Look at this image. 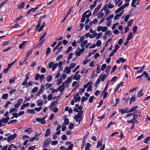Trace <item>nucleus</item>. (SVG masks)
<instances>
[{
    "label": "nucleus",
    "instance_id": "1",
    "mask_svg": "<svg viewBox=\"0 0 150 150\" xmlns=\"http://www.w3.org/2000/svg\"><path fill=\"white\" fill-rule=\"evenodd\" d=\"M72 80L71 77H68L67 79L58 88V91H59L60 93H61L64 91L65 87L68 88L69 87V84L71 82Z\"/></svg>",
    "mask_w": 150,
    "mask_h": 150
},
{
    "label": "nucleus",
    "instance_id": "2",
    "mask_svg": "<svg viewBox=\"0 0 150 150\" xmlns=\"http://www.w3.org/2000/svg\"><path fill=\"white\" fill-rule=\"evenodd\" d=\"M91 15V12L90 10L86 11L83 14L81 19H89Z\"/></svg>",
    "mask_w": 150,
    "mask_h": 150
},
{
    "label": "nucleus",
    "instance_id": "3",
    "mask_svg": "<svg viewBox=\"0 0 150 150\" xmlns=\"http://www.w3.org/2000/svg\"><path fill=\"white\" fill-rule=\"evenodd\" d=\"M10 118L9 117H4L0 120V127L2 126H4L5 125L3 123H6L10 120Z\"/></svg>",
    "mask_w": 150,
    "mask_h": 150
},
{
    "label": "nucleus",
    "instance_id": "4",
    "mask_svg": "<svg viewBox=\"0 0 150 150\" xmlns=\"http://www.w3.org/2000/svg\"><path fill=\"white\" fill-rule=\"evenodd\" d=\"M129 5V4L128 3H127L125 4L122 5L117 10H116L115 11V13H118L123 10L126 7L128 6Z\"/></svg>",
    "mask_w": 150,
    "mask_h": 150
},
{
    "label": "nucleus",
    "instance_id": "5",
    "mask_svg": "<svg viewBox=\"0 0 150 150\" xmlns=\"http://www.w3.org/2000/svg\"><path fill=\"white\" fill-rule=\"evenodd\" d=\"M58 64L57 63H54L53 62H51L48 64V67L50 69L52 68L53 71H54L56 68L57 67Z\"/></svg>",
    "mask_w": 150,
    "mask_h": 150
},
{
    "label": "nucleus",
    "instance_id": "6",
    "mask_svg": "<svg viewBox=\"0 0 150 150\" xmlns=\"http://www.w3.org/2000/svg\"><path fill=\"white\" fill-rule=\"evenodd\" d=\"M73 98L75 100V102H76L77 101H80L81 98V97L79 96L78 93H77L74 96Z\"/></svg>",
    "mask_w": 150,
    "mask_h": 150
},
{
    "label": "nucleus",
    "instance_id": "7",
    "mask_svg": "<svg viewBox=\"0 0 150 150\" xmlns=\"http://www.w3.org/2000/svg\"><path fill=\"white\" fill-rule=\"evenodd\" d=\"M102 4H100L97 6L96 8H95L93 12V16L95 15L96 13H97V12L98 11L100 8Z\"/></svg>",
    "mask_w": 150,
    "mask_h": 150
},
{
    "label": "nucleus",
    "instance_id": "8",
    "mask_svg": "<svg viewBox=\"0 0 150 150\" xmlns=\"http://www.w3.org/2000/svg\"><path fill=\"white\" fill-rule=\"evenodd\" d=\"M16 136L17 134L16 133H14L13 134L10 135L7 138V141L8 142H11V140L14 139V138H16Z\"/></svg>",
    "mask_w": 150,
    "mask_h": 150
},
{
    "label": "nucleus",
    "instance_id": "9",
    "mask_svg": "<svg viewBox=\"0 0 150 150\" xmlns=\"http://www.w3.org/2000/svg\"><path fill=\"white\" fill-rule=\"evenodd\" d=\"M128 108H125L119 110V112L121 113L124 114L125 113H127L129 112L128 111Z\"/></svg>",
    "mask_w": 150,
    "mask_h": 150
},
{
    "label": "nucleus",
    "instance_id": "10",
    "mask_svg": "<svg viewBox=\"0 0 150 150\" xmlns=\"http://www.w3.org/2000/svg\"><path fill=\"white\" fill-rule=\"evenodd\" d=\"M38 122H40L42 124H44L45 123L46 121L44 120L42 118H36L35 119Z\"/></svg>",
    "mask_w": 150,
    "mask_h": 150
},
{
    "label": "nucleus",
    "instance_id": "11",
    "mask_svg": "<svg viewBox=\"0 0 150 150\" xmlns=\"http://www.w3.org/2000/svg\"><path fill=\"white\" fill-rule=\"evenodd\" d=\"M41 13H38L34 15V17H35H35L36 18H38V19H43L44 18H45V16H40V15H41Z\"/></svg>",
    "mask_w": 150,
    "mask_h": 150
},
{
    "label": "nucleus",
    "instance_id": "12",
    "mask_svg": "<svg viewBox=\"0 0 150 150\" xmlns=\"http://www.w3.org/2000/svg\"><path fill=\"white\" fill-rule=\"evenodd\" d=\"M43 100L41 99L38 100L36 102L37 105L38 106H41L43 105Z\"/></svg>",
    "mask_w": 150,
    "mask_h": 150
},
{
    "label": "nucleus",
    "instance_id": "13",
    "mask_svg": "<svg viewBox=\"0 0 150 150\" xmlns=\"http://www.w3.org/2000/svg\"><path fill=\"white\" fill-rule=\"evenodd\" d=\"M106 6H107V4H106L105 5L103 9L105 11V14L106 15H107L109 14L110 10L107 8Z\"/></svg>",
    "mask_w": 150,
    "mask_h": 150
},
{
    "label": "nucleus",
    "instance_id": "14",
    "mask_svg": "<svg viewBox=\"0 0 150 150\" xmlns=\"http://www.w3.org/2000/svg\"><path fill=\"white\" fill-rule=\"evenodd\" d=\"M103 9L101 10V11L99 12L97 14L98 16V18H102L104 16V14L102 12V11H103Z\"/></svg>",
    "mask_w": 150,
    "mask_h": 150
},
{
    "label": "nucleus",
    "instance_id": "15",
    "mask_svg": "<svg viewBox=\"0 0 150 150\" xmlns=\"http://www.w3.org/2000/svg\"><path fill=\"white\" fill-rule=\"evenodd\" d=\"M71 69L69 67L67 66L65 68L64 71V72H66L67 74H69L70 73L71 71Z\"/></svg>",
    "mask_w": 150,
    "mask_h": 150
},
{
    "label": "nucleus",
    "instance_id": "16",
    "mask_svg": "<svg viewBox=\"0 0 150 150\" xmlns=\"http://www.w3.org/2000/svg\"><path fill=\"white\" fill-rule=\"evenodd\" d=\"M57 104V102L56 101H55L52 102L50 104L49 107L50 110H52L53 106H55Z\"/></svg>",
    "mask_w": 150,
    "mask_h": 150
},
{
    "label": "nucleus",
    "instance_id": "17",
    "mask_svg": "<svg viewBox=\"0 0 150 150\" xmlns=\"http://www.w3.org/2000/svg\"><path fill=\"white\" fill-rule=\"evenodd\" d=\"M25 5V2L23 1L18 6V8L20 9H22L24 8Z\"/></svg>",
    "mask_w": 150,
    "mask_h": 150
},
{
    "label": "nucleus",
    "instance_id": "18",
    "mask_svg": "<svg viewBox=\"0 0 150 150\" xmlns=\"http://www.w3.org/2000/svg\"><path fill=\"white\" fill-rule=\"evenodd\" d=\"M50 133V129H47L46 131L45 134V137H47L49 135Z\"/></svg>",
    "mask_w": 150,
    "mask_h": 150
},
{
    "label": "nucleus",
    "instance_id": "19",
    "mask_svg": "<svg viewBox=\"0 0 150 150\" xmlns=\"http://www.w3.org/2000/svg\"><path fill=\"white\" fill-rule=\"evenodd\" d=\"M62 44V42L61 41H59L57 44V45L53 49V51L54 52H55V50L58 48Z\"/></svg>",
    "mask_w": 150,
    "mask_h": 150
},
{
    "label": "nucleus",
    "instance_id": "20",
    "mask_svg": "<svg viewBox=\"0 0 150 150\" xmlns=\"http://www.w3.org/2000/svg\"><path fill=\"white\" fill-rule=\"evenodd\" d=\"M144 75L146 79L149 81H150V78L149 77L148 74L145 71L143 72Z\"/></svg>",
    "mask_w": 150,
    "mask_h": 150
},
{
    "label": "nucleus",
    "instance_id": "21",
    "mask_svg": "<svg viewBox=\"0 0 150 150\" xmlns=\"http://www.w3.org/2000/svg\"><path fill=\"white\" fill-rule=\"evenodd\" d=\"M123 14V12H121L119 14H117L115 15L114 19H118L119 17L122 16Z\"/></svg>",
    "mask_w": 150,
    "mask_h": 150
},
{
    "label": "nucleus",
    "instance_id": "22",
    "mask_svg": "<svg viewBox=\"0 0 150 150\" xmlns=\"http://www.w3.org/2000/svg\"><path fill=\"white\" fill-rule=\"evenodd\" d=\"M81 78V76L79 75L75 74L74 77L73 79L74 80H76L77 81L79 80Z\"/></svg>",
    "mask_w": 150,
    "mask_h": 150
},
{
    "label": "nucleus",
    "instance_id": "23",
    "mask_svg": "<svg viewBox=\"0 0 150 150\" xmlns=\"http://www.w3.org/2000/svg\"><path fill=\"white\" fill-rule=\"evenodd\" d=\"M100 77H99L98 78V79L97 80L96 82L94 84L95 86L96 87H97L98 85L99 84L100 82Z\"/></svg>",
    "mask_w": 150,
    "mask_h": 150
},
{
    "label": "nucleus",
    "instance_id": "24",
    "mask_svg": "<svg viewBox=\"0 0 150 150\" xmlns=\"http://www.w3.org/2000/svg\"><path fill=\"white\" fill-rule=\"evenodd\" d=\"M30 73L29 72H28L25 75V80L28 81L29 78V76L30 75Z\"/></svg>",
    "mask_w": 150,
    "mask_h": 150
},
{
    "label": "nucleus",
    "instance_id": "25",
    "mask_svg": "<svg viewBox=\"0 0 150 150\" xmlns=\"http://www.w3.org/2000/svg\"><path fill=\"white\" fill-rule=\"evenodd\" d=\"M26 112L27 113H30L31 114H35V111L33 109H28L26 110Z\"/></svg>",
    "mask_w": 150,
    "mask_h": 150
},
{
    "label": "nucleus",
    "instance_id": "26",
    "mask_svg": "<svg viewBox=\"0 0 150 150\" xmlns=\"http://www.w3.org/2000/svg\"><path fill=\"white\" fill-rule=\"evenodd\" d=\"M143 89H141L140 90L139 92L137 94V96L138 97H140L143 95V94L142 93Z\"/></svg>",
    "mask_w": 150,
    "mask_h": 150
},
{
    "label": "nucleus",
    "instance_id": "27",
    "mask_svg": "<svg viewBox=\"0 0 150 150\" xmlns=\"http://www.w3.org/2000/svg\"><path fill=\"white\" fill-rule=\"evenodd\" d=\"M137 106L133 107L129 111H128L129 112H132L134 111L137 109Z\"/></svg>",
    "mask_w": 150,
    "mask_h": 150
},
{
    "label": "nucleus",
    "instance_id": "28",
    "mask_svg": "<svg viewBox=\"0 0 150 150\" xmlns=\"http://www.w3.org/2000/svg\"><path fill=\"white\" fill-rule=\"evenodd\" d=\"M41 5H42V4L38 5L37 7H35V8H32L31 9H30L31 12H34L36 10L38 9V8L40 6H41Z\"/></svg>",
    "mask_w": 150,
    "mask_h": 150
},
{
    "label": "nucleus",
    "instance_id": "29",
    "mask_svg": "<svg viewBox=\"0 0 150 150\" xmlns=\"http://www.w3.org/2000/svg\"><path fill=\"white\" fill-rule=\"evenodd\" d=\"M136 97L135 95H134L133 96H132L130 100L129 103L130 104L133 102L135 100Z\"/></svg>",
    "mask_w": 150,
    "mask_h": 150
},
{
    "label": "nucleus",
    "instance_id": "30",
    "mask_svg": "<svg viewBox=\"0 0 150 150\" xmlns=\"http://www.w3.org/2000/svg\"><path fill=\"white\" fill-rule=\"evenodd\" d=\"M52 76L51 75L49 76L46 78L47 81L48 82H50L52 80Z\"/></svg>",
    "mask_w": 150,
    "mask_h": 150
},
{
    "label": "nucleus",
    "instance_id": "31",
    "mask_svg": "<svg viewBox=\"0 0 150 150\" xmlns=\"http://www.w3.org/2000/svg\"><path fill=\"white\" fill-rule=\"evenodd\" d=\"M33 52L32 49H31L28 51L26 55V57H28L30 55H31Z\"/></svg>",
    "mask_w": 150,
    "mask_h": 150
},
{
    "label": "nucleus",
    "instance_id": "32",
    "mask_svg": "<svg viewBox=\"0 0 150 150\" xmlns=\"http://www.w3.org/2000/svg\"><path fill=\"white\" fill-rule=\"evenodd\" d=\"M111 68V67L110 65L108 66L107 68L106 69L105 71V72L107 74H108Z\"/></svg>",
    "mask_w": 150,
    "mask_h": 150
},
{
    "label": "nucleus",
    "instance_id": "33",
    "mask_svg": "<svg viewBox=\"0 0 150 150\" xmlns=\"http://www.w3.org/2000/svg\"><path fill=\"white\" fill-rule=\"evenodd\" d=\"M91 145L89 143H87L86 145L85 146V150H91L90 149V147Z\"/></svg>",
    "mask_w": 150,
    "mask_h": 150
},
{
    "label": "nucleus",
    "instance_id": "34",
    "mask_svg": "<svg viewBox=\"0 0 150 150\" xmlns=\"http://www.w3.org/2000/svg\"><path fill=\"white\" fill-rule=\"evenodd\" d=\"M88 42L87 40H85L81 44V47L82 48L83 47L86 45Z\"/></svg>",
    "mask_w": 150,
    "mask_h": 150
},
{
    "label": "nucleus",
    "instance_id": "35",
    "mask_svg": "<svg viewBox=\"0 0 150 150\" xmlns=\"http://www.w3.org/2000/svg\"><path fill=\"white\" fill-rule=\"evenodd\" d=\"M132 32L130 33L127 35V39L128 40H130L132 38Z\"/></svg>",
    "mask_w": 150,
    "mask_h": 150
},
{
    "label": "nucleus",
    "instance_id": "36",
    "mask_svg": "<svg viewBox=\"0 0 150 150\" xmlns=\"http://www.w3.org/2000/svg\"><path fill=\"white\" fill-rule=\"evenodd\" d=\"M27 42L26 41H24L21 43L19 46V48L20 49H21L22 47L25 46V44Z\"/></svg>",
    "mask_w": 150,
    "mask_h": 150
},
{
    "label": "nucleus",
    "instance_id": "37",
    "mask_svg": "<svg viewBox=\"0 0 150 150\" xmlns=\"http://www.w3.org/2000/svg\"><path fill=\"white\" fill-rule=\"evenodd\" d=\"M110 19H107V21L106 22V25L108 26H110L111 25V21Z\"/></svg>",
    "mask_w": 150,
    "mask_h": 150
},
{
    "label": "nucleus",
    "instance_id": "38",
    "mask_svg": "<svg viewBox=\"0 0 150 150\" xmlns=\"http://www.w3.org/2000/svg\"><path fill=\"white\" fill-rule=\"evenodd\" d=\"M50 90H51V93L52 94H54L55 93H57L58 91L57 89H53L52 88H50Z\"/></svg>",
    "mask_w": 150,
    "mask_h": 150
},
{
    "label": "nucleus",
    "instance_id": "39",
    "mask_svg": "<svg viewBox=\"0 0 150 150\" xmlns=\"http://www.w3.org/2000/svg\"><path fill=\"white\" fill-rule=\"evenodd\" d=\"M72 47L71 46H70L69 47L67 50V51H65L64 53L66 54H68L72 50Z\"/></svg>",
    "mask_w": 150,
    "mask_h": 150
},
{
    "label": "nucleus",
    "instance_id": "40",
    "mask_svg": "<svg viewBox=\"0 0 150 150\" xmlns=\"http://www.w3.org/2000/svg\"><path fill=\"white\" fill-rule=\"evenodd\" d=\"M8 0H6L5 1L2 2L0 4V9H1L2 7L8 1Z\"/></svg>",
    "mask_w": 150,
    "mask_h": 150
},
{
    "label": "nucleus",
    "instance_id": "41",
    "mask_svg": "<svg viewBox=\"0 0 150 150\" xmlns=\"http://www.w3.org/2000/svg\"><path fill=\"white\" fill-rule=\"evenodd\" d=\"M102 144V142L101 141H98V143L96 146L97 148H99Z\"/></svg>",
    "mask_w": 150,
    "mask_h": 150
},
{
    "label": "nucleus",
    "instance_id": "42",
    "mask_svg": "<svg viewBox=\"0 0 150 150\" xmlns=\"http://www.w3.org/2000/svg\"><path fill=\"white\" fill-rule=\"evenodd\" d=\"M145 66L144 65L140 68V70L137 71V73H141L142 72L143 70H144V69L145 68Z\"/></svg>",
    "mask_w": 150,
    "mask_h": 150
},
{
    "label": "nucleus",
    "instance_id": "43",
    "mask_svg": "<svg viewBox=\"0 0 150 150\" xmlns=\"http://www.w3.org/2000/svg\"><path fill=\"white\" fill-rule=\"evenodd\" d=\"M31 128H28L25 130L24 131L27 132L28 134H30L31 132Z\"/></svg>",
    "mask_w": 150,
    "mask_h": 150
},
{
    "label": "nucleus",
    "instance_id": "44",
    "mask_svg": "<svg viewBox=\"0 0 150 150\" xmlns=\"http://www.w3.org/2000/svg\"><path fill=\"white\" fill-rule=\"evenodd\" d=\"M63 47L62 46L57 49V52L56 53V55H57L59 54L60 52H61L62 50Z\"/></svg>",
    "mask_w": 150,
    "mask_h": 150
},
{
    "label": "nucleus",
    "instance_id": "45",
    "mask_svg": "<svg viewBox=\"0 0 150 150\" xmlns=\"http://www.w3.org/2000/svg\"><path fill=\"white\" fill-rule=\"evenodd\" d=\"M38 90V87H35L32 90L31 92L33 93H34L36 92Z\"/></svg>",
    "mask_w": 150,
    "mask_h": 150
},
{
    "label": "nucleus",
    "instance_id": "46",
    "mask_svg": "<svg viewBox=\"0 0 150 150\" xmlns=\"http://www.w3.org/2000/svg\"><path fill=\"white\" fill-rule=\"evenodd\" d=\"M8 96V94L7 93H5L2 96V98L4 99H7Z\"/></svg>",
    "mask_w": 150,
    "mask_h": 150
},
{
    "label": "nucleus",
    "instance_id": "47",
    "mask_svg": "<svg viewBox=\"0 0 150 150\" xmlns=\"http://www.w3.org/2000/svg\"><path fill=\"white\" fill-rule=\"evenodd\" d=\"M114 7V5H112L111 4V2H110L108 4V5H107V6L106 7H108V8H112Z\"/></svg>",
    "mask_w": 150,
    "mask_h": 150
},
{
    "label": "nucleus",
    "instance_id": "48",
    "mask_svg": "<svg viewBox=\"0 0 150 150\" xmlns=\"http://www.w3.org/2000/svg\"><path fill=\"white\" fill-rule=\"evenodd\" d=\"M18 110L15 108H13L11 109H10L9 110V112L11 113L13 112H17Z\"/></svg>",
    "mask_w": 150,
    "mask_h": 150
},
{
    "label": "nucleus",
    "instance_id": "49",
    "mask_svg": "<svg viewBox=\"0 0 150 150\" xmlns=\"http://www.w3.org/2000/svg\"><path fill=\"white\" fill-rule=\"evenodd\" d=\"M137 0H132V4H131V6L134 7H136V6L135 5H134L135 3L136 2V1Z\"/></svg>",
    "mask_w": 150,
    "mask_h": 150
},
{
    "label": "nucleus",
    "instance_id": "50",
    "mask_svg": "<svg viewBox=\"0 0 150 150\" xmlns=\"http://www.w3.org/2000/svg\"><path fill=\"white\" fill-rule=\"evenodd\" d=\"M44 78V75L43 74H41L40 76V80L41 82H42Z\"/></svg>",
    "mask_w": 150,
    "mask_h": 150
},
{
    "label": "nucleus",
    "instance_id": "51",
    "mask_svg": "<svg viewBox=\"0 0 150 150\" xmlns=\"http://www.w3.org/2000/svg\"><path fill=\"white\" fill-rule=\"evenodd\" d=\"M97 35V33H94L93 34L91 35H89V37L90 38H93L95 37H96Z\"/></svg>",
    "mask_w": 150,
    "mask_h": 150
},
{
    "label": "nucleus",
    "instance_id": "52",
    "mask_svg": "<svg viewBox=\"0 0 150 150\" xmlns=\"http://www.w3.org/2000/svg\"><path fill=\"white\" fill-rule=\"evenodd\" d=\"M51 51L50 48V47H48L47 49V51L46 52V56L48 55L50 53Z\"/></svg>",
    "mask_w": 150,
    "mask_h": 150
},
{
    "label": "nucleus",
    "instance_id": "53",
    "mask_svg": "<svg viewBox=\"0 0 150 150\" xmlns=\"http://www.w3.org/2000/svg\"><path fill=\"white\" fill-rule=\"evenodd\" d=\"M41 23V19H40V20L39 21L38 23L36 26V28L37 29H38L39 28L40 26V25Z\"/></svg>",
    "mask_w": 150,
    "mask_h": 150
},
{
    "label": "nucleus",
    "instance_id": "54",
    "mask_svg": "<svg viewBox=\"0 0 150 150\" xmlns=\"http://www.w3.org/2000/svg\"><path fill=\"white\" fill-rule=\"evenodd\" d=\"M53 95L52 94H49L47 98L48 100L49 101L51 100L53 98Z\"/></svg>",
    "mask_w": 150,
    "mask_h": 150
},
{
    "label": "nucleus",
    "instance_id": "55",
    "mask_svg": "<svg viewBox=\"0 0 150 150\" xmlns=\"http://www.w3.org/2000/svg\"><path fill=\"white\" fill-rule=\"evenodd\" d=\"M34 137L35 139L36 140V141L38 140L39 139V136L36 133H35Z\"/></svg>",
    "mask_w": 150,
    "mask_h": 150
},
{
    "label": "nucleus",
    "instance_id": "56",
    "mask_svg": "<svg viewBox=\"0 0 150 150\" xmlns=\"http://www.w3.org/2000/svg\"><path fill=\"white\" fill-rule=\"evenodd\" d=\"M16 60L17 59H16L13 62H12L11 63H9L8 64V66L9 67H11L16 62Z\"/></svg>",
    "mask_w": 150,
    "mask_h": 150
},
{
    "label": "nucleus",
    "instance_id": "57",
    "mask_svg": "<svg viewBox=\"0 0 150 150\" xmlns=\"http://www.w3.org/2000/svg\"><path fill=\"white\" fill-rule=\"evenodd\" d=\"M62 79H61L60 78L59 79H58L57 81V85H59L62 83Z\"/></svg>",
    "mask_w": 150,
    "mask_h": 150
},
{
    "label": "nucleus",
    "instance_id": "58",
    "mask_svg": "<svg viewBox=\"0 0 150 150\" xmlns=\"http://www.w3.org/2000/svg\"><path fill=\"white\" fill-rule=\"evenodd\" d=\"M23 98H20L18 100L17 103L21 105V104L23 103Z\"/></svg>",
    "mask_w": 150,
    "mask_h": 150
},
{
    "label": "nucleus",
    "instance_id": "59",
    "mask_svg": "<svg viewBox=\"0 0 150 150\" xmlns=\"http://www.w3.org/2000/svg\"><path fill=\"white\" fill-rule=\"evenodd\" d=\"M133 21V19H131L127 23V24L128 27H130L132 25Z\"/></svg>",
    "mask_w": 150,
    "mask_h": 150
},
{
    "label": "nucleus",
    "instance_id": "60",
    "mask_svg": "<svg viewBox=\"0 0 150 150\" xmlns=\"http://www.w3.org/2000/svg\"><path fill=\"white\" fill-rule=\"evenodd\" d=\"M52 86V83H46L45 84V86L47 89L49 87Z\"/></svg>",
    "mask_w": 150,
    "mask_h": 150
},
{
    "label": "nucleus",
    "instance_id": "61",
    "mask_svg": "<svg viewBox=\"0 0 150 150\" xmlns=\"http://www.w3.org/2000/svg\"><path fill=\"white\" fill-rule=\"evenodd\" d=\"M71 10H70L68 11L67 13L66 16L64 18V19H66L69 15L71 13Z\"/></svg>",
    "mask_w": 150,
    "mask_h": 150
},
{
    "label": "nucleus",
    "instance_id": "62",
    "mask_svg": "<svg viewBox=\"0 0 150 150\" xmlns=\"http://www.w3.org/2000/svg\"><path fill=\"white\" fill-rule=\"evenodd\" d=\"M107 67V65L106 64H103L102 65L101 67V70L102 71H103L105 69V68H106Z\"/></svg>",
    "mask_w": 150,
    "mask_h": 150
},
{
    "label": "nucleus",
    "instance_id": "63",
    "mask_svg": "<svg viewBox=\"0 0 150 150\" xmlns=\"http://www.w3.org/2000/svg\"><path fill=\"white\" fill-rule=\"evenodd\" d=\"M94 96H92L90 97L88 100L89 102L91 103L93 102V99H94Z\"/></svg>",
    "mask_w": 150,
    "mask_h": 150
},
{
    "label": "nucleus",
    "instance_id": "64",
    "mask_svg": "<svg viewBox=\"0 0 150 150\" xmlns=\"http://www.w3.org/2000/svg\"><path fill=\"white\" fill-rule=\"evenodd\" d=\"M67 76V75L64 74H63L62 75L60 79H61L64 80Z\"/></svg>",
    "mask_w": 150,
    "mask_h": 150
}]
</instances>
